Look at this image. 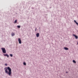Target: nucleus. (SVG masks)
Returning <instances> with one entry per match:
<instances>
[{
	"mask_svg": "<svg viewBox=\"0 0 78 78\" xmlns=\"http://www.w3.org/2000/svg\"><path fill=\"white\" fill-rule=\"evenodd\" d=\"M4 69L5 73L9 75V76H11L12 74L11 69L9 67H5Z\"/></svg>",
	"mask_w": 78,
	"mask_h": 78,
	"instance_id": "nucleus-1",
	"label": "nucleus"
},
{
	"mask_svg": "<svg viewBox=\"0 0 78 78\" xmlns=\"http://www.w3.org/2000/svg\"><path fill=\"white\" fill-rule=\"evenodd\" d=\"M1 49L3 53H6V50H5V48H2Z\"/></svg>",
	"mask_w": 78,
	"mask_h": 78,
	"instance_id": "nucleus-2",
	"label": "nucleus"
},
{
	"mask_svg": "<svg viewBox=\"0 0 78 78\" xmlns=\"http://www.w3.org/2000/svg\"><path fill=\"white\" fill-rule=\"evenodd\" d=\"M18 41L19 42V44H22V41L20 40V38H18Z\"/></svg>",
	"mask_w": 78,
	"mask_h": 78,
	"instance_id": "nucleus-3",
	"label": "nucleus"
},
{
	"mask_svg": "<svg viewBox=\"0 0 78 78\" xmlns=\"http://www.w3.org/2000/svg\"><path fill=\"white\" fill-rule=\"evenodd\" d=\"M36 36L37 37H39V33H37L36 34Z\"/></svg>",
	"mask_w": 78,
	"mask_h": 78,
	"instance_id": "nucleus-4",
	"label": "nucleus"
},
{
	"mask_svg": "<svg viewBox=\"0 0 78 78\" xmlns=\"http://www.w3.org/2000/svg\"><path fill=\"white\" fill-rule=\"evenodd\" d=\"M4 55L5 56H7V58H9V55H8L7 54H4Z\"/></svg>",
	"mask_w": 78,
	"mask_h": 78,
	"instance_id": "nucleus-5",
	"label": "nucleus"
},
{
	"mask_svg": "<svg viewBox=\"0 0 78 78\" xmlns=\"http://www.w3.org/2000/svg\"><path fill=\"white\" fill-rule=\"evenodd\" d=\"M73 36H75V38H76V39H78V36H77L75 34H73Z\"/></svg>",
	"mask_w": 78,
	"mask_h": 78,
	"instance_id": "nucleus-6",
	"label": "nucleus"
},
{
	"mask_svg": "<svg viewBox=\"0 0 78 78\" xmlns=\"http://www.w3.org/2000/svg\"><path fill=\"white\" fill-rule=\"evenodd\" d=\"M64 49L66 50H69V48L67 47H65L64 48Z\"/></svg>",
	"mask_w": 78,
	"mask_h": 78,
	"instance_id": "nucleus-7",
	"label": "nucleus"
},
{
	"mask_svg": "<svg viewBox=\"0 0 78 78\" xmlns=\"http://www.w3.org/2000/svg\"><path fill=\"white\" fill-rule=\"evenodd\" d=\"M14 35H15V34L14 33H12V36H14Z\"/></svg>",
	"mask_w": 78,
	"mask_h": 78,
	"instance_id": "nucleus-8",
	"label": "nucleus"
},
{
	"mask_svg": "<svg viewBox=\"0 0 78 78\" xmlns=\"http://www.w3.org/2000/svg\"><path fill=\"white\" fill-rule=\"evenodd\" d=\"M23 65H24V66H26V65H27V64H26V62H24L23 63Z\"/></svg>",
	"mask_w": 78,
	"mask_h": 78,
	"instance_id": "nucleus-9",
	"label": "nucleus"
},
{
	"mask_svg": "<svg viewBox=\"0 0 78 78\" xmlns=\"http://www.w3.org/2000/svg\"><path fill=\"white\" fill-rule=\"evenodd\" d=\"M17 20H15V22H14L15 23H17Z\"/></svg>",
	"mask_w": 78,
	"mask_h": 78,
	"instance_id": "nucleus-10",
	"label": "nucleus"
},
{
	"mask_svg": "<svg viewBox=\"0 0 78 78\" xmlns=\"http://www.w3.org/2000/svg\"><path fill=\"white\" fill-rule=\"evenodd\" d=\"M73 62L74 63H76V61H75V60H73Z\"/></svg>",
	"mask_w": 78,
	"mask_h": 78,
	"instance_id": "nucleus-11",
	"label": "nucleus"
},
{
	"mask_svg": "<svg viewBox=\"0 0 78 78\" xmlns=\"http://www.w3.org/2000/svg\"><path fill=\"white\" fill-rule=\"evenodd\" d=\"M17 27L18 28H20V26H17Z\"/></svg>",
	"mask_w": 78,
	"mask_h": 78,
	"instance_id": "nucleus-12",
	"label": "nucleus"
},
{
	"mask_svg": "<svg viewBox=\"0 0 78 78\" xmlns=\"http://www.w3.org/2000/svg\"><path fill=\"white\" fill-rule=\"evenodd\" d=\"M10 56H11V57H12V56H13L12 54H10Z\"/></svg>",
	"mask_w": 78,
	"mask_h": 78,
	"instance_id": "nucleus-13",
	"label": "nucleus"
},
{
	"mask_svg": "<svg viewBox=\"0 0 78 78\" xmlns=\"http://www.w3.org/2000/svg\"><path fill=\"white\" fill-rule=\"evenodd\" d=\"M5 66H8V64H7V63H5Z\"/></svg>",
	"mask_w": 78,
	"mask_h": 78,
	"instance_id": "nucleus-14",
	"label": "nucleus"
},
{
	"mask_svg": "<svg viewBox=\"0 0 78 78\" xmlns=\"http://www.w3.org/2000/svg\"><path fill=\"white\" fill-rule=\"evenodd\" d=\"M76 25H78V23L77 22H76Z\"/></svg>",
	"mask_w": 78,
	"mask_h": 78,
	"instance_id": "nucleus-15",
	"label": "nucleus"
},
{
	"mask_svg": "<svg viewBox=\"0 0 78 78\" xmlns=\"http://www.w3.org/2000/svg\"><path fill=\"white\" fill-rule=\"evenodd\" d=\"M37 30V28H35V31H36Z\"/></svg>",
	"mask_w": 78,
	"mask_h": 78,
	"instance_id": "nucleus-16",
	"label": "nucleus"
},
{
	"mask_svg": "<svg viewBox=\"0 0 78 78\" xmlns=\"http://www.w3.org/2000/svg\"><path fill=\"white\" fill-rule=\"evenodd\" d=\"M74 22H75V23H76V20H74Z\"/></svg>",
	"mask_w": 78,
	"mask_h": 78,
	"instance_id": "nucleus-17",
	"label": "nucleus"
},
{
	"mask_svg": "<svg viewBox=\"0 0 78 78\" xmlns=\"http://www.w3.org/2000/svg\"><path fill=\"white\" fill-rule=\"evenodd\" d=\"M66 73H68V72H66Z\"/></svg>",
	"mask_w": 78,
	"mask_h": 78,
	"instance_id": "nucleus-18",
	"label": "nucleus"
}]
</instances>
